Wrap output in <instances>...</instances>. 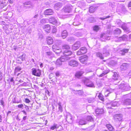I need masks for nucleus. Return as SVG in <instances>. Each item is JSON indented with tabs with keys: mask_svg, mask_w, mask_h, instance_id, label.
Listing matches in <instances>:
<instances>
[{
	"mask_svg": "<svg viewBox=\"0 0 131 131\" xmlns=\"http://www.w3.org/2000/svg\"><path fill=\"white\" fill-rule=\"evenodd\" d=\"M2 74V73L1 72H0V81L2 80L3 78Z\"/></svg>",
	"mask_w": 131,
	"mask_h": 131,
	"instance_id": "52",
	"label": "nucleus"
},
{
	"mask_svg": "<svg viewBox=\"0 0 131 131\" xmlns=\"http://www.w3.org/2000/svg\"><path fill=\"white\" fill-rule=\"evenodd\" d=\"M82 53L83 54L87 52V49L85 47H82L80 49Z\"/></svg>",
	"mask_w": 131,
	"mask_h": 131,
	"instance_id": "29",
	"label": "nucleus"
},
{
	"mask_svg": "<svg viewBox=\"0 0 131 131\" xmlns=\"http://www.w3.org/2000/svg\"><path fill=\"white\" fill-rule=\"evenodd\" d=\"M26 57V55L25 54H23L21 56H20L18 58L19 59H18L19 60H21L22 61H24Z\"/></svg>",
	"mask_w": 131,
	"mask_h": 131,
	"instance_id": "24",
	"label": "nucleus"
},
{
	"mask_svg": "<svg viewBox=\"0 0 131 131\" xmlns=\"http://www.w3.org/2000/svg\"><path fill=\"white\" fill-rule=\"evenodd\" d=\"M46 53L48 55L50 56H52V54L51 52H46Z\"/></svg>",
	"mask_w": 131,
	"mask_h": 131,
	"instance_id": "48",
	"label": "nucleus"
},
{
	"mask_svg": "<svg viewBox=\"0 0 131 131\" xmlns=\"http://www.w3.org/2000/svg\"><path fill=\"white\" fill-rule=\"evenodd\" d=\"M57 31V29L56 27L53 28L52 30L53 33H55Z\"/></svg>",
	"mask_w": 131,
	"mask_h": 131,
	"instance_id": "46",
	"label": "nucleus"
},
{
	"mask_svg": "<svg viewBox=\"0 0 131 131\" xmlns=\"http://www.w3.org/2000/svg\"><path fill=\"white\" fill-rule=\"evenodd\" d=\"M131 88L127 84H121L119 86V90L122 92L125 91L130 89ZM120 91V90H119Z\"/></svg>",
	"mask_w": 131,
	"mask_h": 131,
	"instance_id": "3",
	"label": "nucleus"
},
{
	"mask_svg": "<svg viewBox=\"0 0 131 131\" xmlns=\"http://www.w3.org/2000/svg\"><path fill=\"white\" fill-rule=\"evenodd\" d=\"M118 75L117 73L116 72H114L112 77L113 79L115 80H116L118 79Z\"/></svg>",
	"mask_w": 131,
	"mask_h": 131,
	"instance_id": "25",
	"label": "nucleus"
},
{
	"mask_svg": "<svg viewBox=\"0 0 131 131\" xmlns=\"http://www.w3.org/2000/svg\"><path fill=\"white\" fill-rule=\"evenodd\" d=\"M28 85L27 83L26 82H24L23 83L20 84L19 85V86H27Z\"/></svg>",
	"mask_w": 131,
	"mask_h": 131,
	"instance_id": "39",
	"label": "nucleus"
},
{
	"mask_svg": "<svg viewBox=\"0 0 131 131\" xmlns=\"http://www.w3.org/2000/svg\"><path fill=\"white\" fill-rule=\"evenodd\" d=\"M44 14L46 15H50L53 14V10L51 9H48L46 10L44 12Z\"/></svg>",
	"mask_w": 131,
	"mask_h": 131,
	"instance_id": "14",
	"label": "nucleus"
},
{
	"mask_svg": "<svg viewBox=\"0 0 131 131\" xmlns=\"http://www.w3.org/2000/svg\"><path fill=\"white\" fill-rule=\"evenodd\" d=\"M58 15L59 16V17L61 18V19H62L63 18V15H59L58 14Z\"/></svg>",
	"mask_w": 131,
	"mask_h": 131,
	"instance_id": "57",
	"label": "nucleus"
},
{
	"mask_svg": "<svg viewBox=\"0 0 131 131\" xmlns=\"http://www.w3.org/2000/svg\"><path fill=\"white\" fill-rule=\"evenodd\" d=\"M56 75L57 77H59L60 75V73L59 72H57L56 73Z\"/></svg>",
	"mask_w": 131,
	"mask_h": 131,
	"instance_id": "53",
	"label": "nucleus"
},
{
	"mask_svg": "<svg viewBox=\"0 0 131 131\" xmlns=\"http://www.w3.org/2000/svg\"><path fill=\"white\" fill-rule=\"evenodd\" d=\"M32 72L33 75L38 77H39L41 74L40 70L33 68L32 69Z\"/></svg>",
	"mask_w": 131,
	"mask_h": 131,
	"instance_id": "5",
	"label": "nucleus"
},
{
	"mask_svg": "<svg viewBox=\"0 0 131 131\" xmlns=\"http://www.w3.org/2000/svg\"><path fill=\"white\" fill-rule=\"evenodd\" d=\"M108 72H104L102 74L100 75L99 77H102L104 75H105Z\"/></svg>",
	"mask_w": 131,
	"mask_h": 131,
	"instance_id": "42",
	"label": "nucleus"
},
{
	"mask_svg": "<svg viewBox=\"0 0 131 131\" xmlns=\"http://www.w3.org/2000/svg\"><path fill=\"white\" fill-rule=\"evenodd\" d=\"M72 6L71 5H68L66 6L63 8L64 11L66 13H70L71 11Z\"/></svg>",
	"mask_w": 131,
	"mask_h": 131,
	"instance_id": "7",
	"label": "nucleus"
},
{
	"mask_svg": "<svg viewBox=\"0 0 131 131\" xmlns=\"http://www.w3.org/2000/svg\"><path fill=\"white\" fill-rule=\"evenodd\" d=\"M6 4L4 2H1V3L0 2V7L1 8H3L4 7L6 6Z\"/></svg>",
	"mask_w": 131,
	"mask_h": 131,
	"instance_id": "35",
	"label": "nucleus"
},
{
	"mask_svg": "<svg viewBox=\"0 0 131 131\" xmlns=\"http://www.w3.org/2000/svg\"><path fill=\"white\" fill-rule=\"evenodd\" d=\"M81 52H82L79 49L77 52V54L78 55H80L83 54Z\"/></svg>",
	"mask_w": 131,
	"mask_h": 131,
	"instance_id": "43",
	"label": "nucleus"
},
{
	"mask_svg": "<svg viewBox=\"0 0 131 131\" xmlns=\"http://www.w3.org/2000/svg\"><path fill=\"white\" fill-rule=\"evenodd\" d=\"M95 10V8L93 7H90L89 8V12L91 13H93L94 12Z\"/></svg>",
	"mask_w": 131,
	"mask_h": 131,
	"instance_id": "33",
	"label": "nucleus"
},
{
	"mask_svg": "<svg viewBox=\"0 0 131 131\" xmlns=\"http://www.w3.org/2000/svg\"><path fill=\"white\" fill-rule=\"evenodd\" d=\"M109 17H110L109 16H108L105 17L101 18H100V19H104L106 18H108Z\"/></svg>",
	"mask_w": 131,
	"mask_h": 131,
	"instance_id": "56",
	"label": "nucleus"
},
{
	"mask_svg": "<svg viewBox=\"0 0 131 131\" xmlns=\"http://www.w3.org/2000/svg\"><path fill=\"white\" fill-rule=\"evenodd\" d=\"M86 120L88 121H93V118L90 116H88L87 117Z\"/></svg>",
	"mask_w": 131,
	"mask_h": 131,
	"instance_id": "36",
	"label": "nucleus"
},
{
	"mask_svg": "<svg viewBox=\"0 0 131 131\" xmlns=\"http://www.w3.org/2000/svg\"><path fill=\"white\" fill-rule=\"evenodd\" d=\"M49 20L50 23L54 25L56 24L57 25H59L60 24V23L59 21L57 20L54 17H51L49 18Z\"/></svg>",
	"mask_w": 131,
	"mask_h": 131,
	"instance_id": "6",
	"label": "nucleus"
},
{
	"mask_svg": "<svg viewBox=\"0 0 131 131\" xmlns=\"http://www.w3.org/2000/svg\"><path fill=\"white\" fill-rule=\"evenodd\" d=\"M63 56H62L59 59L57 60L55 63L57 67H59L62 64V62H64L67 60V58H64Z\"/></svg>",
	"mask_w": 131,
	"mask_h": 131,
	"instance_id": "4",
	"label": "nucleus"
},
{
	"mask_svg": "<svg viewBox=\"0 0 131 131\" xmlns=\"http://www.w3.org/2000/svg\"><path fill=\"white\" fill-rule=\"evenodd\" d=\"M8 14H9L10 15H11V16H9V18H10V17H11L12 16V15H13L12 13H11V12H9V13H8Z\"/></svg>",
	"mask_w": 131,
	"mask_h": 131,
	"instance_id": "59",
	"label": "nucleus"
},
{
	"mask_svg": "<svg viewBox=\"0 0 131 131\" xmlns=\"http://www.w3.org/2000/svg\"><path fill=\"white\" fill-rule=\"evenodd\" d=\"M128 51V50L127 49H124L121 50L120 51V53L122 55H124L125 53H127Z\"/></svg>",
	"mask_w": 131,
	"mask_h": 131,
	"instance_id": "27",
	"label": "nucleus"
},
{
	"mask_svg": "<svg viewBox=\"0 0 131 131\" xmlns=\"http://www.w3.org/2000/svg\"><path fill=\"white\" fill-rule=\"evenodd\" d=\"M20 80V79H19V78L17 77L16 79V81L18 82L19 80Z\"/></svg>",
	"mask_w": 131,
	"mask_h": 131,
	"instance_id": "60",
	"label": "nucleus"
},
{
	"mask_svg": "<svg viewBox=\"0 0 131 131\" xmlns=\"http://www.w3.org/2000/svg\"><path fill=\"white\" fill-rule=\"evenodd\" d=\"M83 73L84 72L81 71H78L76 73L75 77L77 78H79L82 76Z\"/></svg>",
	"mask_w": 131,
	"mask_h": 131,
	"instance_id": "20",
	"label": "nucleus"
},
{
	"mask_svg": "<svg viewBox=\"0 0 131 131\" xmlns=\"http://www.w3.org/2000/svg\"><path fill=\"white\" fill-rule=\"evenodd\" d=\"M24 106L23 104L19 105H18V107L19 108H21L23 107Z\"/></svg>",
	"mask_w": 131,
	"mask_h": 131,
	"instance_id": "51",
	"label": "nucleus"
},
{
	"mask_svg": "<svg viewBox=\"0 0 131 131\" xmlns=\"http://www.w3.org/2000/svg\"><path fill=\"white\" fill-rule=\"evenodd\" d=\"M115 90V89H112L110 88L107 89L106 90V92H105V94L106 93H107V92H109L110 93H111L113 92Z\"/></svg>",
	"mask_w": 131,
	"mask_h": 131,
	"instance_id": "32",
	"label": "nucleus"
},
{
	"mask_svg": "<svg viewBox=\"0 0 131 131\" xmlns=\"http://www.w3.org/2000/svg\"><path fill=\"white\" fill-rule=\"evenodd\" d=\"M54 69V68L52 67H51L50 68V70H53Z\"/></svg>",
	"mask_w": 131,
	"mask_h": 131,
	"instance_id": "63",
	"label": "nucleus"
},
{
	"mask_svg": "<svg viewBox=\"0 0 131 131\" xmlns=\"http://www.w3.org/2000/svg\"><path fill=\"white\" fill-rule=\"evenodd\" d=\"M62 6L61 3H56L54 6V8L56 10H58Z\"/></svg>",
	"mask_w": 131,
	"mask_h": 131,
	"instance_id": "19",
	"label": "nucleus"
},
{
	"mask_svg": "<svg viewBox=\"0 0 131 131\" xmlns=\"http://www.w3.org/2000/svg\"><path fill=\"white\" fill-rule=\"evenodd\" d=\"M114 117L116 121H121L122 119V115L121 114H116L114 116Z\"/></svg>",
	"mask_w": 131,
	"mask_h": 131,
	"instance_id": "13",
	"label": "nucleus"
},
{
	"mask_svg": "<svg viewBox=\"0 0 131 131\" xmlns=\"http://www.w3.org/2000/svg\"><path fill=\"white\" fill-rule=\"evenodd\" d=\"M106 127L111 131H113L114 130V129L113 127L110 124H106Z\"/></svg>",
	"mask_w": 131,
	"mask_h": 131,
	"instance_id": "26",
	"label": "nucleus"
},
{
	"mask_svg": "<svg viewBox=\"0 0 131 131\" xmlns=\"http://www.w3.org/2000/svg\"><path fill=\"white\" fill-rule=\"evenodd\" d=\"M0 103H1V105H2L4 107V102L3 100H1V101Z\"/></svg>",
	"mask_w": 131,
	"mask_h": 131,
	"instance_id": "49",
	"label": "nucleus"
},
{
	"mask_svg": "<svg viewBox=\"0 0 131 131\" xmlns=\"http://www.w3.org/2000/svg\"><path fill=\"white\" fill-rule=\"evenodd\" d=\"M52 48L53 51L55 52L56 53H58L59 52H58L57 51H59L60 52H61V50L60 49L59 47L56 46V45H54L53 46Z\"/></svg>",
	"mask_w": 131,
	"mask_h": 131,
	"instance_id": "15",
	"label": "nucleus"
},
{
	"mask_svg": "<svg viewBox=\"0 0 131 131\" xmlns=\"http://www.w3.org/2000/svg\"><path fill=\"white\" fill-rule=\"evenodd\" d=\"M131 96V94L126 95L124 96L122 101V104L124 105H131V99L129 96Z\"/></svg>",
	"mask_w": 131,
	"mask_h": 131,
	"instance_id": "1",
	"label": "nucleus"
},
{
	"mask_svg": "<svg viewBox=\"0 0 131 131\" xmlns=\"http://www.w3.org/2000/svg\"><path fill=\"white\" fill-rule=\"evenodd\" d=\"M47 41L48 44L49 45L52 44L53 42V40L52 38L50 36H48L47 37Z\"/></svg>",
	"mask_w": 131,
	"mask_h": 131,
	"instance_id": "17",
	"label": "nucleus"
},
{
	"mask_svg": "<svg viewBox=\"0 0 131 131\" xmlns=\"http://www.w3.org/2000/svg\"><path fill=\"white\" fill-rule=\"evenodd\" d=\"M49 49V48L47 46H44L42 47V49L43 50L46 51L48 50Z\"/></svg>",
	"mask_w": 131,
	"mask_h": 131,
	"instance_id": "41",
	"label": "nucleus"
},
{
	"mask_svg": "<svg viewBox=\"0 0 131 131\" xmlns=\"http://www.w3.org/2000/svg\"><path fill=\"white\" fill-rule=\"evenodd\" d=\"M128 6L129 7H131V1L128 4Z\"/></svg>",
	"mask_w": 131,
	"mask_h": 131,
	"instance_id": "64",
	"label": "nucleus"
},
{
	"mask_svg": "<svg viewBox=\"0 0 131 131\" xmlns=\"http://www.w3.org/2000/svg\"><path fill=\"white\" fill-rule=\"evenodd\" d=\"M109 53L108 52H106V53L103 52V55L102 53L100 52H97L96 53V56L99 57L101 59H103L104 56H107L109 55Z\"/></svg>",
	"mask_w": 131,
	"mask_h": 131,
	"instance_id": "9",
	"label": "nucleus"
},
{
	"mask_svg": "<svg viewBox=\"0 0 131 131\" xmlns=\"http://www.w3.org/2000/svg\"><path fill=\"white\" fill-rule=\"evenodd\" d=\"M121 31L119 29H116L114 31V33L117 34H119L121 33Z\"/></svg>",
	"mask_w": 131,
	"mask_h": 131,
	"instance_id": "34",
	"label": "nucleus"
},
{
	"mask_svg": "<svg viewBox=\"0 0 131 131\" xmlns=\"http://www.w3.org/2000/svg\"><path fill=\"white\" fill-rule=\"evenodd\" d=\"M62 36L63 39L65 38L67 36L68 33L66 30H63L62 32Z\"/></svg>",
	"mask_w": 131,
	"mask_h": 131,
	"instance_id": "23",
	"label": "nucleus"
},
{
	"mask_svg": "<svg viewBox=\"0 0 131 131\" xmlns=\"http://www.w3.org/2000/svg\"><path fill=\"white\" fill-rule=\"evenodd\" d=\"M43 28L44 30L46 32H50L51 28L49 25H45L43 26Z\"/></svg>",
	"mask_w": 131,
	"mask_h": 131,
	"instance_id": "16",
	"label": "nucleus"
},
{
	"mask_svg": "<svg viewBox=\"0 0 131 131\" xmlns=\"http://www.w3.org/2000/svg\"><path fill=\"white\" fill-rule=\"evenodd\" d=\"M122 28L124 29V30L126 31L127 30V29L126 27H123V26H122Z\"/></svg>",
	"mask_w": 131,
	"mask_h": 131,
	"instance_id": "55",
	"label": "nucleus"
},
{
	"mask_svg": "<svg viewBox=\"0 0 131 131\" xmlns=\"http://www.w3.org/2000/svg\"><path fill=\"white\" fill-rule=\"evenodd\" d=\"M100 27L98 26L95 25L93 27V30L96 32L99 30L100 29Z\"/></svg>",
	"mask_w": 131,
	"mask_h": 131,
	"instance_id": "30",
	"label": "nucleus"
},
{
	"mask_svg": "<svg viewBox=\"0 0 131 131\" xmlns=\"http://www.w3.org/2000/svg\"><path fill=\"white\" fill-rule=\"evenodd\" d=\"M88 57L86 56H84L80 57L79 59L80 62L82 63H85L88 60Z\"/></svg>",
	"mask_w": 131,
	"mask_h": 131,
	"instance_id": "11",
	"label": "nucleus"
},
{
	"mask_svg": "<svg viewBox=\"0 0 131 131\" xmlns=\"http://www.w3.org/2000/svg\"><path fill=\"white\" fill-rule=\"evenodd\" d=\"M111 105L112 106H117V102H112L110 103L109 104H108L107 105V108H112L111 107H110L108 106L109 105Z\"/></svg>",
	"mask_w": 131,
	"mask_h": 131,
	"instance_id": "22",
	"label": "nucleus"
},
{
	"mask_svg": "<svg viewBox=\"0 0 131 131\" xmlns=\"http://www.w3.org/2000/svg\"><path fill=\"white\" fill-rule=\"evenodd\" d=\"M99 99L102 101H103L104 100V98L103 97V95L102 94L100 93L98 96Z\"/></svg>",
	"mask_w": 131,
	"mask_h": 131,
	"instance_id": "38",
	"label": "nucleus"
},
{
	"mask_svg": "<svg viewBox=\"0 0 131 131\" xmlns=\"http://www.w3.org/2000/svg\"><path fill=\"white\" fill-rule=\"evenodd\" d=\"M31 3L30 2H26L24 4V5L25 6L26 5H31Z\"/></svg>",
	"mask_w": 131,
	"mask_h": 131,
	"instance_id": "44",
	"label": "nucleus"
},
{
	"mask_svg": "<svg viewBox=\"0 0 131 131\" xmlns=\"http://www.w3.org/2000/svg\"><path fill=\"white\" fill-rule=\"evenodd\" d=\"M8 2L10 4H12L13 2V1L12 0H8Z\"/></svg>",
	"mask_w": 131,
	"mask_h": 131,
	"instance_id": "58",
	"label": "nucleus"
},
{
	"mask_svg": "<svg viewBox=\"0 0 131 131\" xmlns=\"http://www.w3.org/2000/svg\"><path fill=\"white\" fill-rule=\"evenodd\" d=\"M25 101L26 103H29L30 102V101L28 99L26 98L25 99Z\"/></svg>",
	"mask_w": 131,
	"mask_h": 131,
	"instance_id": "50",
	"label": "nucleus"
},
{
	"mask_svg": "<svg viewBox=\"0 0 131 131\" xmlns=\"http://www.w3.org/2000/svg\"><path fill=\"white\" fill-rule=\"evenodd\" d=\"M110 64L112 66H114L116 64V61H114L112 60L110 62Z\"/></svg>",
	"mask_w": 131,
	"mask_h": 131,
	"instance_id": "40",
	"label": "nucleus"
},
{
	"mask_svg": "<svg viewBox=\"0 0 131 131\" xmlns=\"http://www.w3.org/2000/svg\"><path fill=\"white\" fill-rule=\"evenodd\" d=\"M69 64L72 67H75L77 66L78 64L77 61L74 60H72L69 62Z\"/></svg>",
	"mask_w": 131,
	"mask_h": 131,
	"instance_id": "10",
	"label": "nucleus"
},
{
	"mask_svg": "<svg viewBox=\"0 0 131 131\" xmlns=\"http://www.w3.org/2000/svg\"><path fill=\"white\" fill-rule=\"evenodd\" d=\"M63 49H65L66 50L64 51L63 54L65 56H64V58H67L68 60V58L67 57L68 56L71 55L72 53V52L68 50L70 49V47L68 45H63L62 47Z\"/></svg>",
	"mask_w": 131,
	"mask_h": 131,
	"instance_id": "2",
	"label": "nucleus"
},
{
	"mask_svg": "<svg viewBox=\"0 0 131 131\" xmlns=\"http://www.w3.org/2000/svg\"><path fill=\"white\" fill-rule=\"evenodd\" d=\"M104 34H101V38H103V37H104Z\"/></svg>",
	"mask_w": 131,
	"mask_h": 131,
	"instance_id": "62",
	"label": "nucleus"
},
{
	"mask_svg": "<svg viewBox=\"0 0 131 131\" xmlns=\"http://www.w3.org/2000/svg\"><path fill=\"white\" fill-rule=\"evenodd\" d=\"M46 22V20L45 19H42L40 20V22L42 24L45 23Z\"/></svg>",
	"mask_w": 131,
	"mask_h": 131,
	"instance_id": "45",
	"label": "nucleus"
},
{
	"mask_svg": "<svg viewBox=\"0 0 131 131\" xmlns=\"http://www.w3.org/2000/svg\"><path fill=\"white\" fill-rule=\"evenodd\" d=\"M58 104L59 106V110L61 112H62V108L61 106V103L60 102H59L58 103Z\"/></svg>",
	"mask_w": 131,
	"mask_h": 131,
	"instance_id": "37",
	"label": "nucleus"
},
{
	"mask_svg": "<svg viewBox=\"0 0 131 131\" xmlns=\"http://www.w3.org/2000/svg\"><path fill=\"white\" fill-rule=\"evenodd\" d=\"M103 109L97 108L95 110V113L96 114H99L103 113Z\"/></svg>",
	"mask_w": 131,
	"mask_h": 131,
	"instance_id": "21",
	"label": "nucleus"
},
{
	"mask_svg": "<svg viewBox=\"0 0 131 131\" xmlns=\"http://www.w3.org/2000/svg\"><path fill=\"white\" fill-rule=\"evenodd\" d=\"M58 128L57 126V125L56 124H54L53 126H51L50 128V129L51 130H53L55 129Z\"/></svg>",
	"mask_w": 131,
	"mask_h": 131,
	"instance_id": "31",
	"label": "nucleus"
},
{
	"mask_svg": "<svg viewBox=\"0 0 131 131\" xmlns=\"http://www.w3.org/2000/svg\"><path fill=\"white\" fill-rule=\"evenodd\" d=\"M78 92V94L80 95H81L83 93V92L82 91H79Z\"/></svg>",
	"mask_w": 131,
	"mask_h": 131,
	"instance_id": "47",
	"label": "nucleus"
},
{
	"mask_svg": "<svg viewBox=\"0 0 131 131\" xmlns=\"http://www.w3.org/2000/svg\"><path fill=\"white\" fill-rule=\"evenodd\" d=\"M85 85L88 87H94V84L91 81L89 80L85 81L84 82Z\"/></svg>",
	"mask_w": 131,
	"mask_h": 131,
	"instance_id": "12",
	"label": "nucleus"
},
{
	"mask_svg": "<svg viewBox=\"0 0 131 131\" xmlns=\"http://www.w3.org/2000/svg\"><path fill=\"white\" fill-rule=\"evenodd\" d=\"M21 70V68L19 67H17L15 68V70L14 73L15 74Z\"/></svg>",
	"mask_w": 131,
	"mask_h": 131,
	"instance_id": "28",
	"label": "nucleus"
},
{
	"mask_svg": "<svg viewBox=\"0 0 131 131\" xmlns=\"http://www.w3.org/2000/svg\"><path fill=\"white\" fill-rule=\"evenodd\" d=\"M77 122L79 123V124L81 125L85 124L87 123L86 121L83 119H81L80 120L78 119Z\"/></svg>",
	"mask_w": 131,
	"mask_h": 131,
	"instance_id": "18",
	"label": "nucleus"
},
{
	"mask_svg": "<svg viewBox=\"0 0 131 131\" xmlns=\"http://www.w3.org/2000/svg\"><path fill=\"white\" fill-rule=\"evenodd\" d=\"M27 116H24L23 117V120H25L26 119Z\"/></svg>",
	"mask_w": 131,
	"mask_h": 131,
	"instance_id": "61",
	"label": "nucleus"
},
{
	"mask_svg": "<svg viewBox=\"0 0 131 131\" xmlns=\"http://www.w3.org/2000/svg\"><path fill=\"white\" fill-rule=\"evenodd\" d=\"M80 46V43L79 41L75 42L72 46V49L73 51L78 49Z\"/></svg>",
	"mask_w": 131,
	"mask_h": 131,
	"instance_id": "8",
	"label": "nucleus"
},
{
	"mask_svg": "<svg viewBox=\"0 0 131 131\" xmlns=\"http://www.w3.org/2000/svg\"><path fill=\"white\" fill-rule=\"evenodd\" d=\"M18 83H17V84H19L20 83H22L23 82V81L21 80L20 79L18 81Z\"/></svg>",
	"mask_w": 131,
	"mask_h": 131,
	"instance_id": "54",
	"label": "nucleus"
}]
</instances>
